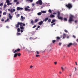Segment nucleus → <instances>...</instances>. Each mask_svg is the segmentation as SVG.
I'll return each mask as SVG.
<instances>
[{"label":"nucleus","instance_id":"20e7f679","mask_svg":"<svg viewBox=\"0 0 78 78\" xmlns=\"http://www.w3.org/2000/svg\"><path fill=\"white\" fill-rule=\"evenodd\" d=\"M36 4H37V5H39V4L40 5H42V0H39L37 2Z\"/></svg>","mask_w":78,"mask_h":78},{"label":"nucleus","instance_id":"dca6fc26","mask_svg":"<svg viewBox=\"0 0 78 78\" xmlns=\"http://www.w3.org/2000/svg\"><path fill=\"white\" fill-rule=\"evenodd\" d=\"M39 21V19H36L34 20V23H37V22Z\"/></svg>","mask_w":78,"mask_h":78},{"label":"nucleus","instance_id":"423d86ee","mask_svg":"<svg viewBox=\"0 0 78 78\" xmlns=\"http://www.w3.org/2000/svg\"><path fill=\"white\" fill-rule=\"evenodd\" d=\"M6 2L7 3V5L8 6H9V5L12 4V3H10V1L9 0H6Z\"/></svg>","mask_w":78,"mask_h":78},{"label":"nucleus","instance_id":"3c124183","mask_svg":"<svg viewBox=\"0 0 78 78\" xmlns=\"http://www.w3.org/2000/svg\"><path fill=\"white\" fill-rule=\"evenodd\" d=\"M29 48H30V50H32V49L31 48V47L30 46L29 47Z\"/></svg>","mask_w":78,"mask_h":78},{"label":"nucleus","instance_id":"f704fd0d","mask_svg":"<svg viewBox=\"0 0 78 78\" xmlns=\"http://www.w3.org/2000/svg\"><path fill=\"white\" fill-rule=\"evenodd\" d=\"M3 15H6V12H4L3 13Z\"/></svg>","mask_w":78,"mask_h":78},{"label":"nucleus","instance_id":"58836bf2","mask_svg":"<svg viewBox=\"0 0 78 78\" xmlns=\"http://www.w3.org/2000/svg\"><path fill=\"white\" fill-rule=\"evenodd\" d=\"M40 55H36V57H40Z\"/></svg>","mask_w":78,"mask_h":78},{"label":"nucleus","instance_id":"052dcab7","mask_svg":"<svg viewBox=\"0 0 78 78\" xmlns=\"http://www.w3.org/2000/svg\"><path fill=\"white\" fill-rule=\"evenodd\" d=\"M40 26H37V28H40Z\"/></svg>","mask_w":78,"mask_h":78},{"label":"nucleus","instance_id":"e433bc0d","mask_svg":"<svg viewBox=\"0 0 78 78\" xmlns=\"http://www.w3.org/2000/svg\"><path fill=\"white\" fill-rule=\"evenodd\" d=\"M16 34L17 36H19V35H20V33H18Z\"/></svg>","mask_w":78,"mask_h":78},{"label":"nucleus","instance_id":"aec40b11","mask_svg":"<svg viewBox=\"0 0 78 78\" xmlns=\"http://www.w3.org/2000/svg\"><path fill=\"white\" fill-rule=\"evenodd\" d=\"M64 21H66H66H67V19L66 18H65L63 19Z\"/></svg>","mask_w":78,"mask_h":78},{"label":"nucleus","instance_id":"0e129e2a","mask_svg":"<svg viewBox=\"0 0 78 78\" xmlns=\"http://www.w3.org/2000/svg\"><path fill=\"white\" fill-rule=\"evenodd\" d=\"M8 10L9 11H11V9H8Z\"/></svg>","mask_w":78,"mask_h":78},{"label":"nucleus","instance_id":"7c9ffc66","mask_svg":"<svg viewBox=\"0 0 78 78\" xmlns=\"http://www.w3.org/2000/svg\"><path fill=\"white\" fill-rule=\"evenodd\" d=\"M17 55L18 56H20L21 55V54H20V53H19L17 54Z\"/></svg>","mask_w":78,"mask_h":78},{"label":"nucleus","instance_id":"a878e982","mask_svg":"<svg viewBox=\"0 0 78 78\" xmlns=\"http://www.w3.org/2000/svg\"><path fill=\"white\" fill-rule=\"evenodd\" d=\"M47 20H48V18H46L44 20L45 22H47Z\"/></svg>","mask_w":78,"mask_h":78},{"label":"nucleus","instance_id":"a18cd8bd","mask_svg":"<svg viewBox=\"0 0 78 78\" xmlns=\"http://www.w3.org/2000/svg\"><path fill=\"white\" fill-rule=\"evenodd\" d=\"M37 27V25H34L33 27V28H34L35 27Z\"/></svg>","mask_w":78,"mask_h":78},{"label":"nucleus","instance_id":"b1692460","mask_svg":"<svg viewBox=\"0 0 78 78\" xmlns=\"http://www.w3.org/2000/svg\"><path fill=\"white\" fill-rule=\"evenodd\" d=\"M17 30L18 32H20V29L19 28H18Z\"/></svg>","mask_w":78,"mask_h":78},{"label":"nucleus","instance_id":"bb28decb","mask_svg":"<svg viewBox=\"0 0 78 78\" xmlns=\"http://www.w3.org/2000/svg\"><path fill=\"white\" fill-rule=\"evenodd\" d=\"M48 12L50 13H51V12H52L51 11V9H49L48 10Z\"/></svg>","mask_w":78,"mask_h":78},{"label":"nucleus","instance_id":"a211bd4d","mask_svg":"<svg viewBox=\"0 0 78 78\" xmlns=\"http://www.w3.org/2000/svg\"><path fill=\"white\" fill-rule=\"evenodd\" d=\"M59 19L61 20H63V17L59 16Z\"/></svg>","mask_w":78,"mask_h":78},{"label":"nucleus","instance_id":"6e6d98bb","mask_svg":"<svg viewBox=\"0 0 78 78\" xmlns=\"http://www.w3.org/2000/svg\"><path fill=\"white\" fill-rule=\"evenodd\" d=\"M15 49H12V51L14 53V51Z\"/></svg>","mask_w":78,"mask_h":78},{"label":"nucleus","instance_id":"de8ad7c7","mask_svg":"<svg viewBox=\"0 0 78 78\" xmlns=\"http://www.w3.org/2000/svg\"><path fill=\"white\" fill-rule=\"evenodd\" d=\"M54 64H55V65H56V64H57V62H54Z\"/></svg>","mask_w":78,"mask_h":78},{"label":"nucleus","instance_id":"bf43d9fd","mask_svg":"<svg viewBox=\"0 0 78 78\" xmlns=\"http://www.w3.org/2000/svg\"><path fill=\"white\" fill-rule=\"evenodd\" d=\"M30 2H32L33 0H30Z\"/></svg>","mask_w":78,"mask_h":78},{"label":"nucleus","instance_id":"5fc2aeb1","mask_svg":"<svg viewBox=\"0 0 78 78\" xmlns=\"http://www.w3.org/2000/svg\"><path fill=\"white\" fill-rule=\"evenodd\" d=\"M61 44H62L61 43H59V45H61Z\"/></svg>","mask_w":78,"mask_h":78},{"label":"nucleus","instance_id":"6e6552de","mask_svg":"<svg viewBox=\"0 0 78 78\" xmlns=\"http://www.w3.org/2000/svg\"><path fill=\"white\" fill-rule=\"evenodd\" d=\"M25 10L26 11H28L29 12L31 11V9H28V8L26 7L25 8Z\"/></svg>","mask_w":78,"mask_h":78},{"label":"nucleus","instance_id":"2f4dec72","mask_svg":"<svg viewBox=\"0 0 78 78\" xmlns=\"http://www.w3.org/2000/svg\"><path fill=\"white\" fill-rule=\"evenodd\" d=\"M46 11H43L41 12H42V13H46Z\"/></svg>","mask_w":78,"mask_h":78},{"label":"nucleus","instance_id":"39448f33","mask_svg":"<svg viewBox=\"0 0 78 78\" xmlns=\"http://www.w3.org/2000/svg\"><path fill=\"white\" fill-rule=\"evenodd\" d=\"M22 23L21 22L20 23L19 22H18L17 24L16 25V28H19V25H20V27L22 24Z\"/></svg>","mask_w":78,"mask_h":78},{"label":"nucleus","instance_id":"ea45409f","mask_svg":"<svg viewBox=\"0 0 78 78\" xmlns=\"http://www.w3.org/2000/svg\"><path fill=\"white\" fill-rule=\"evenodd\" d=\"M58 16H57V17H58V19H59V11H58Z\"/></svg>","mask_w":78,"mask_h":78},{"label":"nucleus","instance_id":"37998d69","mask_svg":"<svg viewBox=\"0 0 78 78\" xmlns=\"http://www.w3.org/2000/svg\"><path fill=\"white\" fill-rule=\"evenodd\" d=\"M20 48H18V49H17V51H20Z\"/></svg>","mask_w":78,"mask_h":78},{"label":"nucleus","instance_id":"a19ab883","mask_svg":"<svg viewBox=\"0 0 78 78\" xmlns=\"http://www.w3.org/2000/svg\"><path fill=\"white\" fill-rule=\"evenodd\" d=\"M64 31L66 32V33H68V31L66 30H64Z\"/></svg>","mask_w":78,"mask_h":78},{"label":"nucleus","instance_id":"9d476101","mask_svg":"<svg viewBox=\"0 0 78 78\" xmlns=\"http://www.w3.org/2000/svg\"><path fill=\"white\" fill-rule=\"evenodd\" d=\"M21 21H23L24 20V19H25V17H23V16H21Z\"/></svg>","mask_w":78,"mask_h":78},{"label":"nucleus","instance_id":"e2e57ef3","mask_svg":"<svg viewBox=\"0 0 78 78\" xmlns=\"http://www.w3.org/2000/svg\"><path fill=\"white\" fill-rule=\"evenodd\" d=\"M32 5L33 6H34V4H32Z\"/></svg>","mask_w":78,"mask_h":78},{"label":"nucleus","instance_id":"49530a36","mask_svg":"<svg viewBox=\"0 0 78 78\" xmlns=\"http://www.w3.org/2000/svg\"><path fill=\"white\" fill-rule=\"evenodd\" d=\"M73 37H74V38H75H75H76V37L75 35H73Z\"/></svg>","mask_w":78,"mask_h":78},{"label":"nucleus","instance_id":"4468645a","mask_svg":"<svg viewBox=\"0 0 78 78\" xmlns=\"http://www.w3.org/2000/svg\"><path fill=\"white\" fill-rule=\"evenodd\" d=\"M11 14L10 13H9V17L10 19H12V16H11Z\"/></svg>","mask_w":78,"mask_h":78},{"label":"nucleus","instance_id":"1a4fd4ad","mask_svg":"<svg viewBox=\"0 0 78 78\" xmlns=\"http://www.w3.org/2000/svg\"><path fill=\"white\" fill-rule=\"evenodd\" d=\"M16 9L17 11H19L20 10H23V8H20V7H17V8Z\"/></svg>","mask_w":78,"mask_h":78},{"label":"nucleus","instance_id":"f8f14e48","mask_svg":"<svg viewBox=\"0 0 78 78\" xmlns=\"http://www.w3.org/2000/svg\"><path fill=\"white\" fill-rule=\"evenodd\" d=\"M43 23V21H41L40 22H39L38 24H39V25H42V24Z\"/></svg>","mask_w":78,"mask_h":78},{"label":"nucleus","instance_id":"2eb2a0df","mask_svg":"<svg viewBox=\"0 0 78 78\" xmlns=\"http://www.w3.org/2000/svg\"><path fill=\"white\" fill-rule=\"evenodd\" d=\"M10 11L12 13L13 12H15V11H16V9H13V10H12V9H11Z\"/></svg>","mask_w":78,"mask_h":78},{"label":"nucleus","instance_id":"c756f323","mask_svg":"<svg viewBox=\"0 0 78 78\" xmlns=\"http://www.w3.org/2000/svg\"><path fill=\"white\" fill-rule=\"evenodd\" d=\"M3 5V3H1L0 4V6H2Z\"/></svg>","mask_w":78,"mask_h":78},{"label":"nucleus","instance_id":"680f3d73","mask_svg":"<svg viewBox=\"0 0 78 78\" xmlns=\"http://www.w3.org/2000/svg\"><path fill=\"white\" fill-rule=\"evenodd\" d=\"M75 23H77V20H75Z\"/></svg>","mask_w":78,"mask_h":78},{"label":"nucleus","instance_id":"4be33fe9","mask_svg":"<svg viewBox=\"0 0 78 78\" xmlns=\"http://www.w3.org/2000/svg\"><path fill=\"white\" fill-rule=\"evenodd\" d=\"M17 53H16L14 54V57H17Z\"/></svg>","mask_w":78,"mask_h":78},{"label":"nucleus","instance_id":"69168bd1","mask_svg":"<svg viewBox=\"0 0 78 78\" xmlns=\"http://www.w3.org/2000/svg\"><path fill=\"white\" fill-rule=\"evenodd\" d=\"M75 64H76V66H77V62H75Z\"/></svg>","mask_w":78,"mask_h":78},{"label":"nucleus","instance_id":"6ab92c4d","mask_svg":"<svg viewBox=\"0 0 78 78\" xmlns=\"http://www.w3.org/2000/svg\"><path fill=\"white\" fill-rule=\"evenodd\" d=\"M55 21H56V20H53L51 22V23H53L54 22H55Z\"/></svg>","mask_w":78,"mask_h":78},{"label":"nucleus","instance_id":"338daca9","mask_svg":"<svg viewBox=\"0 0 78 78\" xmlns=\"http://www.w3.org/2000/svg\"><path fill=\"white\" fill-rule=\"evenodd\" d=\"M75 71H76V67H75Z\"/></svg>","mask_w":78,"mask_h":78},{"label":"nucleus","instance_id":"79ce46f5","mask_svg":"<svg viewBox=\"0 0 78 78\" xmlns=\"http://www.w3.org/2000/svg\"><path fill=\"white\" fill-rule=\"evenodd\" d=\"M48 21L49 22H51V19H49L48 20Z\"/></svg>","mask_w":78,"mask_h":78},{"label":"nucleus","instance_id":"f3484780","mask_svg":"<svg viewBox=\"0 0 78 78\" xmlns=\"http://www.w3.org/2000/svg\"><path fill=\"white\" fill-rule=\"evenodd\" d=\"M73 45V44H72V43H70L68 45H67V47H70V46H71V45Z\"/></svg>","mask_w":78,"mask_h":78},{"label":"nucleus","instance_id":"5701e85b","mask_svg":"<svg viewBox=\"0 0 78 78\" xmlns=\"http://www.w3.org/2000/svg\"><path fill=\"white\" fill-rule=\"evenodd\" d=\"M66 34H63V39H64L65 38V37H66Z\"/></svg>","mask_w":78,"mask_h":78},{"label":"nucleus","instance_id":"864d4df0","mask_svg":"<svg viewBox=\"0 0 78 78\" xmlns=\"http://www.w3.org/2000/svg\"><path fill=\"white\" fill-rule=\"evenodd\" d=\"M20 16V15H19V14H18L17 15V17H19V16Z\"/></svg>","mask_w":78,"mask_h":78},{"label":"nucleus","instance_id":"c85d7f7f","mask_svg":"<svg viewBox=\"0 0 78 78\" xmlns=\"http://www.w3.org/2000/svg\"><path fill=\"white\" fill-rule=\"evenodd\" d=\"M36 52L37 54L38 55L39 54V53H39V51H36Z\"/></svg>","mask_w":78,"mask_h":78},{"label":"nucleus","instance_id":"0eeeda50","mask_svg":"<svg viewBox=\"0 0 78 78\" xmlns=\"http://www.w3.org/2000/svg\"><path fill=\"white\" fill-rule=\"evenodd\" d=\"M56 40H55V43L56 44H57V43H58V42H59V37H56Z\"/></svg>","mask_w":78,"mask_h":78},{"label":"nucleus","instance_id":"09e8293b","mask_svg":"<svg viewBox=\"0 0 78 78\" xmlns=\"http://www.w3.org/2000/svg\"><path fill=\"white\" fill-rule=\"evenodd\" d=\"M62 37H63L62 35V36H61V37H59V39H60V38H61H61Z\"/></svg>","mask_w":78,"mask_h":78},{"label":"nucleus","instance_id":"774afa93","mask_svg":"<svg viewBox=\"0 0 78 78\" xmlns=\"http://www.w3.org/2000/svg\"><path fill=\"white\" fill-rule=\"evenodd\" d=\"M2 11H0V14H2Z\"/></svg>","mask_w":78,"mask_h":78},{"label":"nucleus","instance_id":"c03bdc74","mask_svg":"<svg viewBox=\"0 0 78 78\" xmlns=\"http://www.w3.org/2000/svg\"><path fill=\"white\" fill-rule=\"evenodd\" d=\"M1 21H2V22H4V19H3V18L1 19Z\"/></svg>","mask_w":78,"mask_h":78},{"label":"nucleus","instance_id":"4c0bfd02","mask_svg":"<svg viewBox=\"0 0 78 78\" xmlns=\"http://www.w3.org/2000/svg\"><path fill=\"white\" fill-rule=\"evenodd\" d=\"M52 42L53 43H55V42H56V41H55V40H52Z\"/></svg>","mask_w":78,"mask_h":78},{"label":"nucleus","instance_id":"9b49d317","mask_svg":"<svg viewBox=\"0 0 78 78\" xmlns=\"http://www.w3.org/2000/svg\"><path fill=\"white\" fill-rule=\"evenodd\" d=\"M18 1V0H14V3H16L17 2L16 4V5H18V4H19V2H17Z\"/></svg>","mask_w":78,"mask_h":78},{"label":"nucleus","instance_id":"ddd939ff","mask_svg":"<svg viewBox=\"0 0 78 78\" xmlns=\"http://www.w3.org/2000/svg\"><path fill=\"white\" fill-rule=\"evenodd\" d=\"M55 17V15H53V14L50 15L49 16V17H50V18H53L54 17Z\"/></svg>","mask_w":78,"mask_h":78},{"label":"nucleus","instance_id":"cd10ccee","mask_svg":"<svg viewBox=\"0 0 78 78\" xmlns=\"http://www.w3.org/2000/svg\"><path fill=\"white\" fill-rule=\"evenodd\" d=\"M61 69L62 71H64V68L63 67H61Z\"/></svg>","mask_w":78,"mask_h":78},{"label":"nucleus","instance_id":"4d7b16f0","mask_svg":"<svg viewBox=\"0 0 78 78\" xmlns=\"http://www.w3.org/2000/svg\"><path fill=\"white\" fill-rule=\"evenodd\" d=\"M21 33H23V30H21Z\"/></svg>","mask_w":78,"mask_h":78},{"label":"nucleus","instance_id":"f03ea898","mask_svg":"<svg viewBox=\"0 0 78 78\" xmlns=\"http://www.w3.org/2000/svg\"><path fill=\"white\" fill-rule=\"evenodd\" d=\"M24 26H25V24L23 23H22L20 27L21 30H23V31H25Z\"/></svg>","mask_w":78,"mask_h":78},{"label":"nucleus","instance_id":"603ef678","mask_svg":"<svg viewBox=\"0 0 78 78\" xmlns=\"http://www.w3.org/2000/svg\"><path fill=\"white\" fill-rule=\"evenodd\" d=\"M26 2H30V0H26Z\"/></svg>","mask_w":78,"mask_h":78},{"label":"nucleus","instance_id":"f257e3e1","mask_svg":"<svg viewBox=\"0 0 78 78\" xmlns=\"http://www.w3.org/2000/svg\"><path fill=\"white\" fill-rule=\"evenodd\" d=\"M73 18H74V16L72 15H70V17H69V23H71V22L73 21Z\"/></svg>","mask_w":78,"mask_h":78},{"label":"nucleus","instance_id":"473e14b6","mask_svg":"<svg viewBox=\"0 0 78 78\" xmlns=\"http://www.w3.org/2000/svg\"><path fill=\"white\" fill-rule=\"evenodd\" d=\"M17 51V49H16L13 52V53H16Z\"/></svg>","mask_w":78,"mask_h":78},{"label":"nucleus","instance_id":"7ed1b4c3","mask_svg":"<svg viewBox=\"0 0 78 78\" xmlns=\"http://www.w3.org/2000/svg\"><path fill=\"white\" fill-rule=\"evenodd\" d=\"M66 6L69 9L72 8V4L70 3H69L68 4H66Z\"/></svg>","mask_w":78,"mask_h":78},{"label":"nucleus","instance_id":"13d9d810","mask_svg":"<svg viewBox=\"0 0 78 78\" xmlns=\"http://www.w3.org/2000/svg\"><path fill=\"white\" fill-rule=\"evenodd\" d=\"M6 6H7L6 5V4H5V5H4V7H5V8H6Z\"/></svg>","mask_w":78,"mask_h":78},{"label":"nucleus","instance_id":"8fccbe9b","mask_svg":"<svg viewBox=\"0 0 78 78\" xmlns=\"http://www.w3.org/2000/svg\"><path fill=\"white\" fill-rule=\"evenodd\" d=\"M33 67V66H30V68L31 69H32Z\"/></svg>","mask_w":78,"mask_h":78},{"label":"nucleus","instance_id":"72a5a7b5","mask_svg":"<svg viewBox=\"0 0 78 78\" xmlns=\"http://www.w3.org/2000/svg\"><path fill=\"white\" fill-rule=\"evenodd\" d=\"M47 47H48V48H50L51 47V45H48L47 46Z\"/></svg>","mask_w":78,"mask_h":78},{"label":"nucleus","instance_id":"412c9836","mask_svg":"<svg viewBox=\"0 0 78 78\" xmlns=\"http://www.w3.org/2000/svg\"><path fill=\"white\" fill-rule=\"evenodd\" d=\"M41 14H42L41 12H39L37 13V15H38V16H41Z\"/></svg>","mask_w":78,"mask_h":78},{"label":"nucleus","instance_id":"393cba45","mask_svg":"<svg viewBox=\"0 0 78 78\" xmlns=\"http://www.w3.org/2000/svg\"><path fill=\"white\" fill-rule=\"evenodd\" d=\"M9 20V18H7V20H6L5 21V23H6L7 21H8Z\"/></svg>","mask_w":78,"mask_h":78},{"label":"nucleus","instance_id":"c9c22d12","mask_svg":"<svg viewBox=\"0 0 78 78\" xmlns=\"http://www.w3.org/2000/svg\"><path fill=\"white\" fill-rule=\"evenodd\" d=\"M31 23L32 24H33V23H34V21H33V20H32L31 21Z\"/></svg>","mask_w":78,"mask_h":78}]
</instances>
